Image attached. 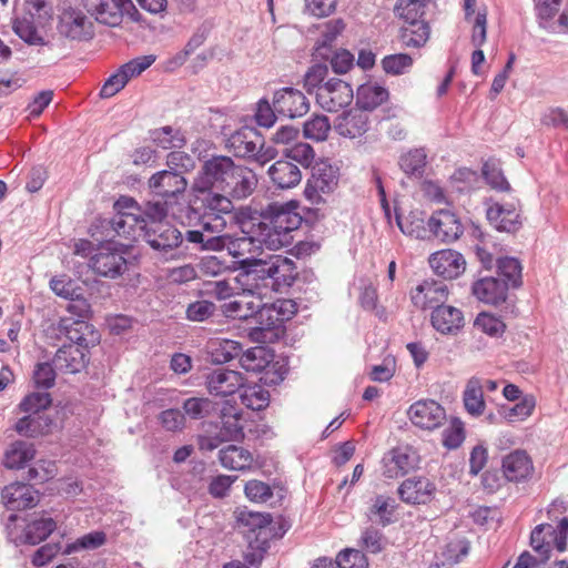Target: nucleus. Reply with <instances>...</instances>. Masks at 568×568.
<instances>
[{"mask_svg": "<svg viewBox=\"0 0 568 568\" xmlns=\"http://www.w3.org/2000/svg\"><path fill=\"white\" fill-rule=\"evenodd\" d=\"M298 201L291 200L285 203L272 202L262 210L263 230L260 243L270 250H280L293 243L292 233L296 231L302 216L297 212Z\"/></svg>", "mask_w": 568, "mask_h": 568, "instance_id": "f257e3e1", "label": "nucleus"}, {"mask_svg": "<svg viewBox=\"0 0 568 568\" xmlns=\"http://www.w3.org/2000/svg\"><path fill=\"white\" fill-rule=\"evenodd\" d=\"M59 31L73 40L87 39L92 36V22L81 10L69 8L60 16Z\"/></svg>", "mask_w": 568, "mask_h": 568, "instance_id": "6ab92c4d", "label": "nucleus"}, {"mask_svg": "<svg viewBox=\"0 0 568 568\" xmlns=\"http://www.w3.org/2000/svg\"><path fill=\"white\" fill-rule=\"evenodd\" d=\"M353 89L351 85L337 78L328 79L318 91H316V103L327 112H337L346 108L353 101Z\"/></svg>", "mask_w": 568, "mask_h": 568, "instance_id": "9b49d317", "label": "nucleus"}, {"mask_svg": "<svg viewBox=\"0 0 568 568\" xmlns=\"http://www.w3.org/2000/svg\"><path fill=\"white\" fill-rule=\"evenodd\" d=\"M262 143V135L252 128H243L234 132L229 139V146L240 158L250 159L258 144Z\"/></svg>", "mask_w": 568, "mask_h": 568, "instance_id": "72a5a7b5", "label": "nucleus"}, {"mask_svg": "<svg viewBox=\"0 0 568 568\" xmlns=\"http://www.w3.org/2000/svg\"><path fill=\"white\" fill-rule=\"evenodd\" d=\"M503 471L508 480L519 481L531 474L532 463L525 452L516 450L503 459Z\"/></svg>", "mask_w": 568, "mask_h": 568, "instance_id": "e433bc0d", "label": "nucleus"}, {"mask_svg": "<svg viewBox=\"0 0 568 568\" xmlns=\"http://www.w3.org/2000/svg\"><path fill=\"white\" fill-rule=\"evenodd\" d=\"M204 193L205 195L202 199V205L204 209L203 213H212V215H220L225 217L226 214H230L233 211L234 206L232 200L225 193L221 194L217 192H212V190Z\"/></svg>", "mask_w": 568, "mask_h": 568, "instance_id": "c03bdc74", "label": "nucleus"}, {"mask_svg": "<svg viewBox=\"0 0 568 568\" xmlns=\"http://www.w3.org/2000/svg\"><path fill=\"white\" fill-rule=\"evenodd\" d=\"M428 227L435 237L443 242H453L463 233V225L455 213L440 210L428 220Z\"/></svg>", "mask_w": 568, "mask_h": 568, "instance_id": "aec40b11", "label": "nucleus"}, {"mask_svg": "<svg viewBox=\"0 0 568 568\" xmlns=\"http://www.w3.org/2000/svg\"><path fill=\"white\" fill-rule=\"evenodd\" d=\"M110 223L119 236L132 241L143 240L148 226L142 212L116 214Z\"/></svg>", "mask_w": 568, "mask_h": 568, "instance_id": "b1692460", "label": "nucleus"}, {"mask_svg": "<svg viewBox=\"0 0 568 568\" xmlns=\"http://www.w3.org/2000/svg\"><path fill=\"white\" fill-rule=\"evenodd\" d=\"M143 240L151 247L168 251L178 247L183 240L182 233L168 223H148Z\"/></svg>", "mask_w": 568, "mask_h": 568, "instance_id": "f3484780", "label": "nucleus"}, {"mask_svg": "<svg viewBox=\"0 0 568 568\" xmlns=\"http://www.w3.org/2000/svg\"><path fill=\"white\" fill-rule=\"evenodd\" d=\"M88 361V351L74 345H63L55 353L53 365L61 373L75 374L85 367Z\"/></svg>", "mask_w": 568, "mask_h": 568, "instance_id": "bb28decb", "label": "nucleus"}, {"mask_svg": "<svg viewBox=\"0 0 568 568\" xmlns=\"http://www.w3.org/2000/svg\"><path fill=\"white\" fill-rule=\"evenodd\" d=\"M240 265V272L234 278L237 290L248 293L260 303L277 292L264 260L247 257L241 260Z\"/></svg>", "mask_w": 568, "mask_h": 568, "instance_id": "f03ea898", "label": "nucleus"}, {"mask_svg": "<svg viewBox=\"0 0 568 568\" xmlns=\"http://www.w3.org/2000/svg\"><path fill=\"white\" fill-rule=\"evenodd\" d=\"M261 303L248 293L241 291L236 297L222 305V312L226 317L246 320L260 310Z\"/></svg>", "mask_w": 568, "mask_h": 568, "instance_id": "c9c22d12", "label": "nucleus"}, {"mask_svg": "<svg viewBox=\"0 0 568 568\" xmlns=\"http://www.w3.org/2000/svg\"><path fill=\"white\" fill-rule=\"evenodd\" d=\"M273 355L263 346L247 349L240 358L241 366L247 372H261L271 363Z\"/></svg>", "mask_w": 568, "mask_h": 568, "instance_id": "a18cd8bd", "label": "nucleus"}, {"mask_svg": "<svg viewBox=\"0 0 568 568\" xmlns=\"http://www.w3.org/2000/svg\"><path fill=\"white\" fill-rule=\"evenodd\" d=\"M206 387L211 395L230 396L244 387V377L236 371L216 368L206 376Z\"/></svg>", "mask_w": 568, "mask_h": 568, "instance_id": "a211bd4d", "label": "nucleus"}, {"mask_svg": "<svg viewBox=\"0 0 568 568\" xmlns=\"http://www.w3.org/2000/svg\"><path fill=\"white\" fill-rule=\"evenodd\" d=\"M497 267L500 273L513 286H518L521 281V265L515 257H497Z\"/></svg>", "mask_w": 568, "mask_h": 568, "instance_id": "774afa93", "label": "nucleus"}, {"mask_svg": "<svg viewBox=\"0 0 568 568\" xmlns=\"http://www.w3.org/2000/svg\"><path fill=\"white\" fill-rule=\"evenodd\" d=\"M508 285L496 277H484L471 286L473 295L480 302L498 305L506 301Z\"/></svg>", "mask_w": 568, "mask_h": 568, "instance_id": "cd10ccee", "label": "nucleus"}, {"mask_svg": "<svg viewBox=\"0 0 568 568\" xmlns=\"http://www.w3.org/2000/svg\"><path fill=\"white\" fill-rule=\"evenodd\" d=\"M284 155L302 166L308 168L315 158V151L311 144L306 142L296 141L291 146H287L283 151Z\"/></svg>", "mask_w": 568, "mask_h": 568, "instance_id": "bf43d9fd", "label": "nucleus"}, {"mask_svg": "<svg viewBox=\"0 0 568 568\" xmlns=\"http://www.w3.org/2000/svg\"><path fill=\"white\" fill-rule=\"evenodd\" d=\"M429 36L430 28L426 21L405 22L399 33L403 44L408 48H420L425 45Z\"/></svg>", "mask_w": 568, "mask_h": 568, "instance_id": "a19ab883", "label": "nucleus"}, {"mask_svg": "<svg viewBox=\"0 0 568 568\" xmlns=\"http://www.w3.org/2000/svg\"><path fill=\"white\" fill-rule=\"evenodd\" d=\"M105 541L106 535L103 531H91L67 545L64 552L69 555L79 550H94L104 545Z\"/></svg>", "mask_w": 568, "mask_h": 568, "instance_id": "4d7b16f0", "label": "nucleus"}, {"mask_svg": "<svg viewBox=\"0 0 568 568\" xmlns=\"http://www.w3.org/2000/svg\"><path fill=\"white\" fill-rule=\"evenodd\" d=\"M58 329L71 342L69 345L81 347L88 351L100 341L99 333L85 321L64 317L59 321Z\"/></svg>", "mask_w": 568, "mask_h": 568, "instance_id": "ddd939ff", "label": "nucleus"}, {"mask_svg": "<svg viewBox=\"0 0 568 568\" xmlns=\"http://www.w3.org/2000/svg\"><path fill=\"white\" fill-rule=\"evenodd\" d=\"M448 298V287L443 282L424 281L412 292V302L422 310L444 306Z\"/></svg>", "mask_w": 568, "mask_h": 568, "instance_id": "dca6fc26", "label": "nucleus"}, {"mask_svg": "<svg viewBox=\"0 0 568 568\" xmlns=\"http://www.w3.org/2000/svg\"><path fill=\"white\" fill-rule=\"evenodd\" d=\"M273 105L276 112L290 119L301 118L310 111L307 98L297 89L283 88L274 93Z\"/></svg>", "mask_w": 568, "mask_h": 568, "instance_id": "4468645a", "label": "nucleus"}, {"mask_svg": "<svg viewBox=\"0 0 568 568\" xmlns=\"http://www.w3.org/2000/svg\"><path fill=\"white\" fill-rule=\"evenodd\" d=\"M200 230H189L185 233L187 242L200 245L201 250L221 251L230 237L224 234L226 220L224 216L203 213L199 220Z\"/></svg>", "mask_w": 568, "mask_h": 568, "instance_id": "20e7f679", "label": "nucleus"}, {"mask_svg": "<svg viewBox=\"0 0 568 568\" xmlns=\"http://www.w3.org/2000/svg\"><path fill=\"white\" fill-rule=\"evenodd\" d=\"M272 182L282 190L293 189L302 181L300 168L292 162L278 160L268 169Z\"/></svg>", "mask_w": 568, "mask_h": 568, "instance_id": "7c9ffc66", "label": "nucleus"}, {"mask_svg": "<svg viewBox=\"0 0 568 568\" xmlns=\"http://www.w3.org/2000/svg\"><path fill=\"white\" fill-rule=\"evenodd\" d=\"M34 455L36 449L32 444L16 440L4 452L3 465L10 469H19L33 459Z\"/></svg>", "mask_w": 568, "mask_h": 568, "instance_id": "58836bf2", "label": "nucleus"}, {"mask_svg": "<svg viewBox=\"0 0 568 568\" xmlns=\"http://www.w3.org/2000/svg\"><path fill=\"white\" fill-rule=\"evenodd\" d=\"M183 410L192 419L207 417L213 410V403L206 397H191L183 402Z\"/></svg>", "mask_w": 568, "mask_h": 568, "instance_id": "680f3d73", "label": "nucleus"}, {"mask_svg": "<svg viewBox=\"0 0 568 568\" xmlns=\"http://www.w3.org/2000/svg\"><path fill=\"white\" fill-rule=\"evenodd\" d=\"M429 265L438 276L453 280L462 275L466 270L464 256L454 250H442L429 256Z\"/></svg>", "mask_w": 568, "mask_h": 568, "instance_id": "2eb2a0df", "label": "nucleus"}, {"mask_svg": "<svg viewBox=\"0 0 568 568\" xmlns=\"http://www.w3.org/2000/svg\"><path fill=\"white\" fill-rule=\"evenodd\" d=\"M384 475L388 478L404 476L418 464V455L410 447L393 449L384 459Z\"/></svg>", "mask_w": 568, "mask_h": 568, "instance_id": "5701e85b", "label": "nucleus"}, {"mask_svg": "<svg viewBox=\"0 0 568 568\" xmlns=\"http://www.w3.org/2000/svg\"><path fill=\"white\" fill-rule=\"evenodd\" d=\"M483 175L486 182L495 190L508 191L510 185L505 179L500 164L497 160H488L483 165Z\"/></svg>", "mask_w": 568, "mask_h": 568, "instance_id": "13d9d810", "label": "nucleus"}, {"mask_svg": "<svg viewBox=\"0 0 568 568\" xmlns=\"http://www.w3.org/2000/svg\"><path fill=\"white\" fill-rule=\"evenodd\" d=\"M335 129L342 136L359 138L368 130V114L363 110H351L338 118Z\"/></svg>", "mask_w": 568, "mask_h": 568, "instance_id": "2f4dec72", "label": "nucleus"}, {"mask_svg": "<svg viewBox=\"0 0 568 568\" xmlns=\"http://www.w3.org/2000/svg\"><path fill=\"white\" fill-rule=\"evenodd\" d=\"M126 245L106 242L90 257L91 270L103 277L116 278L128 270Z\"/></svg>", "mask_w": 568, "mask_h": 568, "instance_id": "0eeeda50", "label": "nucleus"}, {"mask_svg": "<svg viewBox=\"0 0 568 568\" xmlns=\"http://www.w3.org/2000/svg\"><path fill=\"white\" fill-rule=\"evenodd\" d=\"M476 256L486 270H490L498 256L497 247L491 239L480 233L479 242L474 245Z\"/></svg>", "mask_w": 568, "mask_h": 568, "instance_id": "052dcab7", "label": "nucleus"}, {"mask_svg": "<svg viewBox=\"0 0 568 568\" xmlns=\"http://www.w3.org/2000/svg\"><path fill=\"white\" fill-rule=\"evenodd\" d=\"M52 419L47 414H26L19 418L13 428L23 437L37 438L50 434Z\"/></svg>", "mask_w": 568, "mask_h": 568, "instance_id": "473e14b6", "label": "nucleus"}, {"mask_svg": "<svg viewBox=\"0 0 568 568\" xmlns=\"http://www.w3.org/2000/svg\"><path fill=\"white\" fill-rule=\"evenodd\" d=\"M434 491V484L426 477L407 478L398 488L400 499L407 504H426L433 498Z\"/></svg>", "mask_w": 568, "mask_h": 568, "instance_id": "393cba45", "label": "nucleus"}, {"mask_svg": "<svg viewBox=\"0 0 568 568\" xmlns=\"http://www.w3.org/2000/svg\"><path fill=\"white\" fill-rule=\"evenodd\" d=\"M413 58L407 53L386 55L382 60V67L387 74L399 75L406 73L413 65Z\"/></svg>", "mask_w": 568, "mask_h": 568, "instance_id": "e2e57ef3", "label": "nucleus"}, {"mask_svg": "<svg viewBox=\"0 0 568 568\" xmlns=\"http://www.w3.org/2000/svg\"><path fill=\"white\" fill-rule=\"evenodd\" d=\"M388 98V91L376 83H366L357 90V104L363 109L373 110Z\"/></svg>", "mask_w": 568, "mask_h": 568, "instance_id": "79ce46f5", "label": "nucleus"}, {"mask_svg": "<svg viewBox=\"0 0 568 568\" xmlns=\"http://www.w3.org/2000/svg\"><path fill=\"white\" fill-rule=\"evenodd\" d=\"M489 223L500 232H515L520 226L519 212L514 203H495L486 212Z\"/></svg>", "mask_w": 568, "mask_h": 568, "instance_id": "a878e982", "label": "nucleus"}, {"mask_svg": "<svg viewBox=\"0 0 568 568\" xmlns=\"http://www.w3.org/2000/svg\"><path fill=\"white\" fill-rule=\"evenodd\" d=\"M257 185L255 173L243 165H240L232 174V178L225 183L221 192L231 199L243 200L250 196Z\"/></svg>", "mask_w": 568, "mask_h": 568, "instance_id": "4be33fe9", "label": "nucleus"}, {"mask_svg": "<svg viewBox=\"0 0 568 568\" xmlns=\"http://www.w3.org/2000/svg\"><path fill=\"white\" fill-rule=\"evenodd\" d=\"M329 132V120L323 114H315L303 124L304 136L315 142L326 141Z\"/></svg>", "mask_w": 568, "mask_h": 568, "instance_id": "09e8293b", "label": "nucleus"}, {"mask_svg": "<svg viewBox=\"0 0 568 568\" xmlns=\"http://www.w3.org/2000/svg\"><path fill=\"white\" fill-rule=\"evenodd\" d=\"M483 389L484 384L477 377H471L466 384L463 400L466 410L473 416H480L486 408Z\"/></svg>", "mask_w": 568, "mask_h": 568, "instance_id": "ea45409f", "label": "nucleus"}, {"mask_svg": "<svg viewBox=\"0 0 568 568\" xmlns=\"http://www.w3.org/2000/svg\"><path fill=\"white\" fill-rule=\"evenodd\" d=\"M241 402L252 410H262L270 404V393L262 386L253 385L242 387Z\"/></svg>", "mask_w": 568, "mask_h": 568, "instance_id": "8fccbe9b", "label": "nucleus"}, {"mask_svg": "<svg viewBox=\"0 0 568 568\" xmlns=\"http://www.w3.org/2000/svg\"><path fill=\"white\" fill-rule=\"evenodd\" d=\"M432 325L442 334H455L464 326V316L460 310L444 305L433 311Z\"/></svg>", "mask_w": 568, "mask_h": 568, "instance_id": "c756f323", "label": "nucleus"}, {"mask_svg": "<svg viewBox=\"0 0 568 568\" xmlns=\"http://www.w3.org/2000/svg\"><path fill=\"white\" fill-rule=\"evenodd\" d=\"M430 2L432 0H399L395 11L405 22L425 21V10Z\"/></svg>", "mask_w": 568, "mask_h": 568, "instance_id": "de8ad7c7", "label": "nucleus"}, {"mask_svg": "<svg viewBox=\"0 0 568 568\" xmlns=\"http://www.w3.org/2000/svg\"><path fill=\"white\" fill-rule=\"evenodd\" d=\"M427 154L424 149H414L400 156L399 165L406 174L422 173Z\"/></svg>", "mask_w": 568, "mask_h": 568, "instance_id": "69168bd1", "label": "nucleus"}, {"mask_svg": "<svg viewBox=\"0 0 568 568\" xmlns=\"http://www.w3.org/2000/svg\"><path fill=\"white\" fill-rule=\"evenodd\" d=\"M397 225L399 230L410 237L424 239L426 236L425 220L422 212H410L406 217L397 215Z\"/></svg>", "mask_w": 568, "mask_h": 568, "instance_id": "603ef678", "label": "nucleus"}, {"mask_svg": "<svg viewBox=\"0 0 568 568\" xmlns=\"http://www.w3.org/2000/svg\"><path fill=\"white\" fill-rule=\"evenodd\" d=\"M338 169L329 164L318 165L304 187V196L312 205L326 202L325 196L332 194L338 186Z\"/></svg>", "mask_w": 568, "mask_h": 568, "instance_id": "6e6552de", "label": "nucleus"}, {"mask_svg": "<svg viewBox=\"0 0 568 568\" xmlns=\"http://www.w3.org/2000/svg\"><path fill=\"white\" fill-rule=\"evenodd\" d=\"M3 504L10 510L32 508L39 503V493L32 486L13 483L6 486L1 494Z\"/></svg>", "mask_w": 568, "mask_h": 568, "instance_id": "412c9836", "label": "nucleus"}, {"mask_svg": "<svg viewBox=\"0 0 568 568\" xmlns=\"http://www.w3.org/2000/svg\"><path fill=\"white\" fill-rule=\"evenodd\" d=\"M57 528L55 521L50 517L34 519L26 528V540L32 545L44 540Z\"/></svg>", "mask_w": 568, "mask_h": 568, "instance_id": "3c124183", "label": "nucleus"}, {"mask_svg": "<svg viewBox=\"0 0 568 568\" xmlns=\"http://www.w3.org/2000/svg\"><path fill=\"white\" fill-rule=\"evenodd\" d=\"M219 459L224 468L231 470H246L253 465L252 454L243 447L229 445L219 453Z\"/></svg>", "mask_w": 568, "mask_h": 568, "instance_id": "4c0bfd02", "label": "nucleus"}, {"mask_svg": "<svg viewBox=\"0 0 568 568\" xmlns=\"http://www.w3.org/2000/svg\"><path fill=\"white\" fill-rule=\"evenodd\" d=\"M239 166L230 156H212L203 163L193 181L192 187L197 193L211 190L221 191Z\"/></svg>", "mask_w": 568, "mask_h": 568, "instance_id": "7ed1b4c3", "label": "nucleus"}, {"mask_svg": "<svg viewBox=\"0 0 568 568\" xmlns=\"http://www.w3.org/2000/svg\"><path fill=\"white\" fill-rule=\"evenodd\" d=\"M234 514L237 526L252 532L266 528L271 523L270 515L252 511L247 508H239Z\"/></svg>", "mask_w": 568, "mask_h": 568, "instance_id": "49530a36", "label": "nucleus"}, {"mask_svg": "<svg viewBox=\"0 0 568 568\" xmlns=\"http://www.w3.org/2000/svg\"><path fill=\"white\" fill-rule=\"evenodd\" d=\"M154 61V55H143L123 64L114 74L106 79L100 91V97L103 99L114 97L131 79L139 77L143 71L151 67Z\"/></svg>", "mask_w": 568, "mask_h": 568, "instance_id": "1a4fd4ad", "label": "nucleus"}, {"mask_svg": "<svg viewBox=\"0 0 568 568\" xmlns=\"http://www.w3.org/2000/svg\"><path fill=\"white\" fill-rule=\"evenodd\" d=\"M467 552L468 547L464 541L449 542L442 552L443 559L440 562H436L430 568H449L465 557Z\"/></svg>", "mask_w": 568, "mask_h": 568, "instance_id": "0e129e2a", "label": "nucleus"}, {"mask_svg": "<svg viewBox=\"0 0 568 568\" xmlns=\"http://www.w3.org/2000/svg\"><path fill=\"white\" fill-rule=\"evenodd\" d=\"M264 262L272 275L277 292L282 287L292 286L297 276L296 265L293 260L282 255H274L268 260H264Z\"/></svg>", "mask_w": 568, "mask_h": 568, "instance_id": "c85d7f7f", "label": "nucleus"}, {"mask_svg": "<svg viewBox=\"0 0 568 568\" xmlns=\"http://www.w3.org/2000/svg\"><path fill=\"white\" fill-rule=\"evenodd\" d=\"M408 417L416 427L434 430L446 420V412L437 402L425 399L418 400L409 407Z\"/></svg>", "mask_w": 568, "mask_h": 568, "instance_id": "f8f14e48", "label": "nucleus"}, {"mask_svg": "<svg viewBox=\"0 0 568 568\" xmlns=\"http://www.w3.org/2000/svg\"><path fill=\"white\" fill-rule=\"evenodd\" d=\"M49 285L57 296L64 300H75L81 295V288L68 275L53 276Z\"/></svg>", "mask_w": 568, "mask_h": 568, "instance_id": "6e6d98bb", "label": "nucleus"}, {"mask_svg": "<svg viewBox=\"0 0 568 568\" xmlns=\"http://www.w3.org/2000/svg\"><path fill=\"white\" fill-rule=\"evenodd\" d=\"M152 141L161 149H181L186 141L183 133L179 129L172 126H163L151 132Z\"/></svg>", "mask_w": 568, "mask_h": 568, "instance_id": "37998d69", "label": "nucleus"}, {"mask_svg": "<svg viewBox=\"0 0 568 568\" xmlns=\"http://www.w3.org/2000/svg\"><path fill=\"white\" fill-rule=\"evenodd\" d=\"M345 23L341 19L331 20L325 23L321 40L317 41L316 54L323 59L328 58L327 50L336 38L342 33Z\"/></svg>", "mask_w": 568, "mask_h": 568, "instance_id": "5fc2aeb1", "label": "nucleus"}, {"mask_svg": "<svg viewBox=\"0 0 568 568\" xmlns=\"http://www.w3.org/2000/svg\"><path fill=\"white\" fill-rule=\"evenodd\" d=\"M328 74V68L322 63H315L308 68L306 73L304 74V89L308 93H314L316 95V91L321 88L326 81Z\"/></svg>", "mask_w": 568, "mask_h": 568, "instance_id": "338daca9", "label": "nucleus"}, {"mask_svg": "<svg viewBox=\"0 0 568 568\" xmlns=\"http://www.w3.org/2000/svg\"><path fill=\"white\" fill-rule=\"evenodd\" d=\"M81 2L97 21L111 27L119 26L124 16L132 21L140 19V13L132 0H81Z\"/></svg>", "mask_w": 568, "mask_h": 568, "instance_id": "423d86ee", "label": "nucleus"}, {"mask_svg": "<svg viewBox=\"0 0 568 568\" xmlns=\"http://www.w3.org/2000/svg\"><path fill=\"white\" fill-rule=\"evenodd\" d=\"M50 17L51 8L44 0H29L26 12L13 20L12 29L28 44H43V39L38 33V26L44 23Z\"/></svg>", "mask_w": 568, "mask_h": 568, "instance_id": "39448f33", "label": "nucleus"}, {"mask_svg": "<svg viewBox=\"0 0 568 568\" xmlns=\"http://www.w3.org/2000/svg\"><path fill=\"white\" fill-rule=\"evenodd\" d=\"M148 186L154 197L176 203L185 192L187 181L178 172L162 170L149 179Z\"/></svg>", "mask_w": 568, "mask_h": 568, "instance_id": "9d476101", "label": "nucleus"}, {"mask_svg": "<svg viewBox=\"0 0 568 568\" xmlns=\"http://www.w3.org/2000/svg\"><path fill=\"white\" fill-rule=\"evenodd\" d=\"M222 440H240L244 437L243 426L241 424L242 412L227 402L220 414Z\"/></svg>", "mask_w": 568, "mask_h": 568, "instance_id": "f704fd0d", "label": "nucleus"}, {"mask_svg": "<svg viewBox=\"0 0 568 568\" xmlns=\"http://www.w3.org/2000/svg\"><path fill=\"white\" fill-rule=\"evenodd\" d=\"M51 405L48 393L33 392L22 398L17 407L18 414H43L42 412Z\"/></svg>", "mask_w": 568, "mask_h": 568, "instance_id": "864d4df0", "label": "nucleus"}]
</instances>
